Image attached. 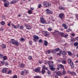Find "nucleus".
Returning a JSON list of instances; mask_svg holds the SVG:
<instances>
[{"label": "nucleus", "mask_w": 78, "mask_h": 78, "mask_svg": "<svg viewBox=\"0 0 78 78\" xmlns=\"http://www.w3.org/2000/svg\"><path fill=\"white\" fill-rule=\"evenodd\" d=\"M10 43H11L12 44L14 45L15 44V45L18 46L19 45V43L17 41L14 40V39H12L10 41Z\"/></svg>", "instance_id": "1"}, {"label": "nucleus", "mask_w": 78, "mask_h": 78, "mask_svg": "<svg viewBox=\"0 0 78 78\" xmlns=\"http://www.w3.org/2000/svg\"><path fill=\"white\" fill-rule=\"evenodd\" d=\"M69 64H70L71 68H74V64L73 62L72 61V59L70 58H69L67 60Z\"/></svg>", "instance_id": "2"}, {"label": "nucleus", "mask_w": 78, "mask_h": 78, "mask_svg": "<svg viewBox=\"0 0 78 78\" xmlns=\"http://www.w3.org/2000/svg\"><path fill=\"white\" fill-rule=\"evenodd\" d=\"M33 37L34 38V42H37L39 39V37L36 35H34Z\"/></svg>", "instance_id": "3"}, {"label": "nucleus", "mask_w": 78, "mask_h": 78, "mask_svg": "<svg viewBox=\"0 0 78 78\" xmlns=\"http://www.w3.org/2000/svg\"><path fill=\"white\" fill-rule=\"evenodd\" d=\"M0 59H3L4 61L6 60L8 58H7V56H4L2 54H0Z\"/></svg>", "instance_id": "4"}, {"label": "nucleus", "mask_w": 78, "mask_h": 78, "mask_svg": "<svg viewBox=\"0 0 78 78\" xmlns=\"http://www.w3.org/2000/svg\"><path fill=\"white\" fill-rule=\"evenodd\" d=\"M43 5L44 6H46V7H48V6H50L51 4H49L48 2H43Z\"/></svg>", "instance_id": "5"}, {"label": "nucleus", "mask_w": 78, "mask_h": 78, "mask_svg": "<svg viewBox=\"0 0 78 78\" xmlns=\"http://www.w3.org/2000/svg\"><path fill=\"white\" fill-rule=\"evenodd\" d=\"M46 14H52L53 12L49 9H47L46 10Z\"/></svg>", "instance_id": "6"}, {"label": "nucleus", "mask_w": 78, "mask_h": 78, "mask_svg": "<svg viewBox=\"0 0 78 78\" xmlns=\"http://www.w3.org/2000/svg\"><path fill=\"white\" fill-rule=\"evenodd\" d=\"M59 17L61 18V20H64V14L63 13H61L59 14Z\"/></svg>", "instance_id": "7"}, {"label": "nucleus", "mask_w": 78, "mask_h": 78, "mask_svg": "<svg viewBox=\"0 0 78 78\" xmlns=\"http://www.w3.org/2000/svg\"><path fill=\"white\" fill-rule=\"evenodd\" d=\"M40 21L41 22V23H43V24H44V23H45L46 22L45 20V19L43 17L40 18Z\"/></svg>", "instance_id": "8"}, {"label": "nucleus", "mask_w": 78, "mask_h": 78, "mask_svg": "<svg viewBox=\"0 0 78 78\" xmlns=\"http://www.w3.org/2000/svg\"><path fill=\"white\" fill-rule=\"evenodd\" d=\"M4 2H5V3L4 4V6L6 8L9 5V2L7 0L5 1Z\"/></svg>", "instance_id": "9"}, {"label": "nucleus", "mask_w": 78, "mask_h": 78, "mask_svg": "<svg viewBox=\"0 0 78 78\" xmlns=\"http://www.w3.org/2000/svg\"><path fill=\"white\" fill-rule=\"evenodd\" d=\"M44 35L45 37H47L50 36V33L47 31H45L44 32Z\"/></svg>", "instance_id": "10"}, {"label": "nucleus", "mask_w": 78, "mask_h": 78, "mask_svg": "<svg viewBox=\"0 0 78 78\" xmlns=\"http://www.w3.org/2000/svg\"><path fill=\"white\" fill-rule=\"evenodd\" d=\"M41 68L40 67L37 68L35 69L34 71L35 72H39L41 71Z\"/></svg>", "instance_id": "11"}, {"label": "nucleus", "mask_w": 78, "mask_h": 78, "mask_svg": "<svg viewBox=\"0 0 78 78\" xmlns=\"http://www.w3.org/2000/svg\"><path fill=\"white\" fill-rule=\"evenodd\" d=\"M60 33L58 31H55L53 32V34L54 35H58Z\"/></svg>", "instance_id": "12"}, {"label": "nucleus", "mask_w": 78, "mask_h": 78, "mask_svg": "<svg viewBox=\"0 0 78 78\" xmlns=\"http://www.w3.org/2000/svg\"><path fill=\"white\" fill-rule=\"evenodd\" d=\"M25 27H26L27 29V30H30L31 29V26H30L29 25H26Z\"/></svg>", "instance_id": "13"}, {"label": "nucleus", "mask_w": 78, "mask_h": 78, "mask_svg": "<svg viewBox=\"0 0 78 78\" xmlns=\"http://www.w3.org/2000/svg\"><path fill=\"white\" fill-rule=\"evenodd\" d=\"M7 68H3L2 70V72L3 73H6V72H7Z\"/></svg>", "instance_id": "14"}, {"label": "nucleus", "mask_w": 78, "mask_h": 78, "mask_svg": "<svg viewBox=\"0 0 78 78\" xmlns=\"http://www.w3.org/2000/svg\"><path fill=\"white\" fill-rule=\"evenodd\" d=\"M44 64H48V65H49L50 63H51V62H50V61H44Z\"/></svg>", "instance_id": "15"}, {"label": "nucleus", "mask_w": 78, "mask_h": 78, "mask_svg": "<svg viewBox=\"0 0 78 78\" xmlns=\"http://www.w3.org/2000/svg\"><path fill=\"white\" fill-rule=\"evenodd\" d=\"M62 26L63 27H64L65 29H67V25L65 23H63L62 24Z\"/></svg>", "instance_id": "16"}, {"label": "nucleus", "mask_w": 78, "mask_h": 78, "mask_svg": "<svg viewBox=\"0 0 78 78\" xmlns=\"http://www.w3.org/2000/svg\"><path fill=\"white\" fill-rule=\"evenodd\" d=\"M58 66L59 67H61V68L62 69H64V66L63 65H62V64L59 65H58Z\"/></svg>", "instance_id": "17"}, {"label": "nucleus", "mask_w": 78, "mask_h": 78, "mask_svg": "<svg viewBox=\"0 0 78 78\" xmlns=\"http://www.w3.org/2000/svg\"><path fill=\"white\" fill-rule=\"evenodd\" d=\"M56 75H58V76H61L62 75L60 71H58L56 73Z\"/></svg>", "instance_id": "18"}, {"label": "nucleus", "mask_w": 78, "mask_h": 78, "mask_svg": "<svg viewBox=\"0 0 78 78\" xmlns=\"http://www.w3.org/2000/svg\"><path fill=\"white\" fill-rule=\"evenodd\" d=\"M16 1L15 0H13L12 1H11L10 2V4H14V3H16Z\"/></svg>", "instance_id": "19"}, {"label": "nucleus", "mask_w": 78, "mask_h": 78, "mask_svg": "<svg viewBox=\"0 0 78 78\" xmlns=\"http://www.w3.org/2000/svg\"><path fill=\"white\" fill-rule=\"evenodd\" d=\"M44 45H45V46H47V45H48V42L47 41L44 40Z\"/></svg>", "instance_id": "20"}, {"label": "nucleus", "mask_w": 78, "mask_h": 78, "mask_svg": "<svg viewBox=\"0 0 78 78\" xmlns=\"http://www.w3.org/2000/svg\"><path fill=\"white\" fill-rule=\"evenodd\" d=\"M53 67H54V65L53 64H51V63H49V68Z\"/></svg>", "instance_id": "21"}, {"label": "nucleus", "mask_w": 78, "mask_h": 78, "mask_svg": "<svg viewBox=\"0 0 78 78\" xmlns=\"http://www.w3.org/2000/svg\"><path fill=\"white\" fill-rule=\"evenodd\" d=\"M25 64L23 63H21L20 64V67L21 68L24 67H25Z\"/></svg>", "instance_id": "22"}, {"label": "nucleus", "mask_w": 78, "mask_h": 78, "mask_svg": "<svg viewBox=\"0 0 78 78\" xmlns=\"http://www.w3.org/2000/svg\"><path fill=\"white\" fill-rule=\"evenodd\" d=\"M60 36H62V37H64V33H62V32H60L59 34Z\"/></svg>", "instance_id": "23"}, {"label": "nucleus", "mask_w": 78, "mask_h": 78, "mask_svg": "<svg viewBox=\"0 0 78 78\" xmlns=\"http://www.w3.org/2000/svg\"><path fill=\"white\" fill-rule=\"evenodd\" d=\"M12 28H15V29H17V27L16 26V25L13 24H12Z\"/></svg>", "instance_id": "24"}, {"label": "nucleus", "mask_w": 78, "mask_h": 78, "mask_svg": "<svg viewBox=\"0 0 78 78\" xmlns=\"http://www.w3.org/2000/svg\"><path fill=\"white\" fill-rule=\"evenodd\" d=\"M71 74L72 75L75 76L76 75V73H75V72L73 71H72L71 72Z\"/></svg>", "instance_id": "25"}, {"label": "nucleus", "mask_w": 78, "mask_h": 78, "mask_svg": "<svg viewBox=\"0 0 78 78\" xmlns=\"http://www.w3.org/2000/svg\"><path fill=\"white\" fill-rule=\"evenodd\" d=\"M28 13L29 14H33V12H32V11L30 10H28Z\"/></svg>", "instance_id": "26"}, {"label": "nucleus", "mask_w": 78, "mask_h": 78, "mask_svg": "<svg viewBox=\"0 0 78 78\" xmlns=\"http://www.w3.org/2000/svg\"><path fill=\"white\" fill-rule=\"evenodd\" d=\"M41 73L42 74H44L45 73V69H42L41 70Z\"/></svg>", "instance_id": "27"}, {"label": "nucleus", "mask_w": 78, "mask_h": 78, "mask_svg": "<svg viewBox=\"0 0 78 78\" xmlns=\"http://www.w3.org/2000/svg\"><path fill=\"white\" fill-rule=\"evenodd\" d=\"M62 74L63 75H66V72L65 71V70L63 69L62 72Z\"/></svg>", "instance_id": "28"}, {"label": "nucleus", "mask_w": 78, "mask_h": 78, "mask_svg": "<svg viewBox=\"0 0 78 78\" xmlns=\"http://www.w3.org/2000/svg\"><path fill=\"white\" fill-rule=\"evenodd\" d=\"M1 47L2 48H6V45L5 44H2V45Z\"/></svg>", "instance_id": "29"}, {"label": "nucleus", "mask_w": 78, "mask_h": 78, "mask_svg": "<svg viewBox=\"0 0 78 78\" xmlns=\"http://www.w3.org/2000/svg\"><path fill=\"white\" fill-rule=\"evenodd\" d=\"M1 24L2 25H5V23L4 21H2L1 22Z\"/></svg>", "instance_id": "30"}, {"label": "nucleus", "mask_w": 78, "mask_h": 78, "mask_svg": "<svg viewBox=\"0 0 78 78\" xmlns=\"http://www.w3.org/2000/svg\"><path fill=\"white\" fill-rule=\"evenodd\" d=\"M68 37V34H64V36H63L64 37H65V38H67V37Z\"/></svg>", "instance_id": "31"}, {"label": "nucleus", "mask_w": 78, "mask_h": 78, "mask_svg": "<svg viewBox=\"0 0 78 78\" xmlns=\"http://www.w3.org/2000/svg\"><path fill=\"white\" fill-rule=\"evenodd\" d=\"M50 69L51 70H52V71H55V68L51 67L50 68Z\"/></svg>", "instance_id": "32"}, {"label": "nucleus", "mask_w": 78, "mask_h": 78, "mask_svg": "<svg viewBox=\"0 0 78 78\" xmlns=\"http://www.w3.org/2000/svg\"><path fill=\"white\" fill-rule=\"evenodd\" d=\"M12 73V71L9 70L7 72V74H11Z\"/></svg>", "instance_id": "33"}, {"label": "nucleus", "mask_w": 78, "mask_h": 78, "mask_svg": "<svg viewBox=\"0 0 78 78\" xmlns=\"http://www.w3.org/2000/svg\"><path fill=\"white\" fill-rule=\"evenodd\" d=\"M68 53L69 56H72V52L70 51L68 52Z\"/></svg>", "instance_id": "34"}, {"label": "nucleus", "mask_w": 78, "mask_h": 78, "mask_svg": "<svg viewBox=\"0 0 78 78\" xmlns=\"http://www.w3.org/2000/svg\"><path fill=\"white\" fill-rule=\"evenodd\" d=\"M78 42H76L74 43V46H77L78 45Z\"/></svg>", "instance_id": "35"}, {"label": "nucleus", "mask_w": 78, "mask_h": 78, "mask_svg": "<svg viewBox=\"0 0 78 78\" xmlns=\"http://www.w3.org/2000/svg\"><path fill=\"white\" fill-rule=\"evenodd\" d=\"M46 54H50V50H48V51L46 52Z\"/></svg>", "instance_id": "36"}, {"label": "nucleus", "mask_w": 78, "mask_h": 78, "mask_svg": "<svg viewBox=\"0 0 78 78\" xmlns=\"http://www.w3.org/2000/svg\"><path fill=\"white\" fill-rule=\"evenodd\" d=\"M34 78H41V77L39 76H34Z\"/></svg>", "instance_id": "37"}, {"label": "nucleus", "mask_w": 78, "mask_h": 78, "mask_svg": "<svg viewBox=\"0 0 78 78\" xmlns=\"http://www.w3.org/2000/svg\"><path fill=\"white\" fill-rule=\"evenodd\" d=\"M62 64H66V61L65 60H64L62 62Z\"/></svg>", "instance_id": "38"}, {"label": "nucleus", "mask_w": 78, "mask_h": 78, "mask_svg": "<svg viewBox=\"0 0 78 78\" xmlns=\"http://www.w3.org/2000/svg\"><path fill=\"white\" fill-rule=\"evenodd\" d=\"M47 74L49 75H51V73H50V72L49 70H48L47 72Z\"/></svg>", "instance_id": "39"}, {"label": "nucleus", "mask_w": 78, "mask_h": 78, "mask_svg": "<svg viewBox=\"0 0 78 78\" xmlns=\"http://www.w3.org/2000/svg\"><path fill=\"white\" fill-rule=\"evenodd\" d=\"M55 51H56V52L58 51H59V48H56L55 49Z\"/></svg>", "instance_id": "40"}, {"label": "nucleus", "mask_w": 78, "mask_h": 78, "mask_svg": "<svg viewBox=\"0 0 78 78\" xmlns=\"http://www.w3.org/2000/svg\"><path fill=\"white\" fill-rule=\"evenodd\" d=\"M56 50H55V49H53L52 51V53H56Z\"/></svg>", "instance_id": "41"}, {"label": "nucleus", "mask_w": 78, "mask_h": 78, "mask_svg": "<svg viewBox=\"0 0 78 78\" xmlns=\"http://www.w3.org/2000/svg\"><path fill=\"white\" fill-rule=\"evenodd\" d=\"M12 78H17V76L16 75H14L13 77Z\"/></svg>", "instance_id": "42"}, {"label": "nucleus", "mask_w": 78, "mask_h": 78, "mask_svg": "<svg viewBox=\"0 0 78 78\" xmlns=\"http://www.w3.org/2000/svg\"><path fill=\"white\" fill-rule=\"evenodd\" d=\"M70 34L71 35V36H74V37L75 36V34L74 33H73V34L71 33Z\"/></svg>", "instance_id": "43"}, {"label": "nucleus", "mask_w": 78, "mask_h": 78, "mask_svg": "<svg viewBox=\"0 0 78 78\" xmlns=\"http://www.w3.org/2000/svg\"><path fill=\"white\" fill-rule=\"evenodd\" d=\"M0 62L2 64H5V61H4V60L1 61Z\"/></svg>", "instance_id": "44"}, {"label": "nucleus", "mask_w": 78, "mask_h": 78, "mask_svg": "<svg viewBox=\"0 0 78 78\" xmlns=\"http://www.w3.org/2000/svg\"><path fill=\"white\" fill-rule=\"evenodd\" d=\"M75 41V38H72V39H71V41Z\"/></svg>", "instance_id": "45"}, {"label": "nucleus", "mask_w": 78, "mask_h": 78, "mask_svg": "<svg viewBox=\"0 0 78 78\" xmlns=\"http://www.w3.org/2000/svg\"><path fill=\"white\" fill-rule=\"evenodd\" d=\"M28 59L30 60H31L32 59V57L30 56L28 57Z\"/></svg>", "instance_id": "46"}, {"label": "nucleus", "mask_w": 78, "mask_h": 78, "mask_svg": "<svg viewBox=\"0 0 78 78\" xmlns=\"http://www.w3.org/2000/svg\"><path fill=\"white\" fill-rule=\"evenodd\" d=\"M48 31H51V30H52V29H51V28H50V27H49L48 29Z\"/></svg>", "instance_id": "47"}, {"label": "nucleus", "mask_w": 78, "mask_h": 78, "mask_svg": "<svg viewBox=\"0 0 78 78\" xmlns=\"http://www.w3.org/2000/svg\"><path fill=\"white\" fill-rule=\"evenodd\" d=\"M29 44L30 45H32V41H29Z\"/></svg>", "instance_id": "48"}, {"label": "nucleus", "mask_w": 78, "mask_h": 78, "mask_svg": "<svg viewBox=\"0 0 78 78\" xmlns=\"http://www.w3.org/2000/svg\"><path fill=\"white\" fill-rule=\"evenodd\" d=\"M20 28L21 30H22L23 28V26H21L20 27Z\"/></svg>", "instance_id": "49"}, {"label": "nucleus", "mask_w": 78, "mask_h": 78, "mask_svg": "<svg viewBox=\"0 0 78 78\" xmlns=\"http://www.w3.org/2000/svg\"><path fill=\"white\" fill-rule=\"evenodd\" d=\"M38 42H39L40 43H41V42H42V39H40V40H39L38 41Z\"/></svg>", "instance_id": "50"}, {"label": "nucleus", "mask_w": 78, "mask_h": 78, "mask_svg": "<svg viewBox=\"0 0 78 78\" xmlns=\"http://www.w3.org/2000/svg\"><path fill=\"white\" fill-rule=\"evenodd\" d=\"M23 73H24V71H23L21 72V75H23Z\"/></svg>", "instance_id": "51"}, {"label": "nucleus", "mask_w": 78, "mask_h": 78, "mask_svg": "<svg viewBox=\"0 0 78 78\" xmlns=\"http://www.w3.org/2000/svg\"><path fill=\"white\" fill-rule=\"evenodd\" d=\"M62 55L63 56H65L66 55V53H64V52H62Z\"/></svg>", "instance_id": "52"}, {"label": "nucleus", "mask_w": 78, "mask_h": 78, "mask_svg": "<svg viewBox=\"0 0 78 78\" xmlns=\"http://www.w3.org/2000/svg\"><path fill=\"white\" fill-rule=\"evenodd\" d=\"M67 72L68 73H69V74H71V73L72 72H71L69 70H68L67 71Z\"/></svg>", "instance_id": "53"}, {"label": "nucleus", "mask_w": 78, "mask_h": 78, "mask_svg": "<svg viewBox=\"0 0 78 78\" xmlns=\"http://www.w3.org/2000/svg\"><path fill=\"white\" fill-rule=\"evenodd\" d=\"M24 73H28V71H27V70H24V71H23Z\"/></svg>", "instance_id": "54"}, {"label": "nucleus", "mask_w": 78, "mask_h": 78, "mask_svg": "<svg viewBox=\"0 0 78 78\" xmlns=\"http://www.w3.org/2000/svg\"><path fill=\"white\" fill-rule=\"evenodd\" d=\"M45 69V65H44L42 67V69Z\"/></svg>", "instance_id": "55"}, {"label": "nucleus", "mask_w": 78, "mask_h": 78, "mask_svg": "<svg viewBox=\"0 0 78 78\" xmlns=\"http://www.w3.org/2000/svg\"><path fill=\"white\" fill-rule=\"evenodd\" d=\"M20 41H24V38H22L20 39Z\"/></svg>", "instance_id": "56"}, {"label": "nucleus", "mask_w": 78, "mask_h": 78, "mask_svg": "<svg viewBox=\"0 0 78 78\" xmlns=\"http://www.w3.org/2000/svg\"><path fill=\"white\" fill-rule=\"evenodd\" d=\"M38 8H41V4H40L39 5H38Z\"/></svg>", "instance_id": "57"}, {"label": "nucleus", "mask_w": 78, "mask_h": 78, "mask_svg": "<svg viewBox=\"0 0 78 78\" xmlns=\"http://www.w3.org/2000/svg\"><path fill=\"white\" fill-rule=\"evenodd\" d=\"M57 56L61 55V53H57Z\"/></svg>", "instance_id": "58"}, {"label": "nucleus", "mask_w": 78, "mask_h": 78, "mask_svg": "<svg viewBox=\"0 0 78 78\" xmlns=\"http://www.w3.org/2000/svg\"><path fill=\"white\" fill-rule=\"evenodd\" d=\"M67 32H69V31H70V29H68L67 30Z\"/></svg>", "instance_id": "59"}, {"label": "nucleus", "mask_w": 78, "mask_h": 78, "mask_svg": "<svg viewBox=\"0 0 78 78\" xmlns=\"http://www.w3.org/2000/svg\"><path fill=\"white\" fill-rule=\"evenodd\" d=\"M20 27V25L18 24V25H17V27H17V28H19V27Z\"/></svg>", "instance_id": "60"}, {"label": "nucleus", "mask_w": 78, "mask_h": 78, "mask_svg": "<svg viewBox=\"0 0 78 78\" xmlns=\"http://www.w3.org/2000/svg\"><path fill=\"white\" fill-rule=\"evenodd\" d=\"M5 66H8V62H5Z\"/></svg>", "instance_id": "61"}, {"label": "nucleus", "mask_w": 78, "mask_h": 78, "mask_svg": "<svg viewBox=\"0 0 78 78\" xmlns=\"http://www.w3.org/2000/svg\"><path fill=\"white\" fill-rule=\"evenodd\" d=\"M7 25L8 27L9 26H10L11 25V24H10V23H9L8 24H7Z\"/></svg>", "instance_id": "62"}, {"label": "nucleus", "mask_w": 78, "mask_h": 78, "mask_svg": "<svg viewBox=\"0 0 78 78\" xmlns=\"http://www.w3.org/2000/svg\"><path fill=\"white\" fill-rule=\"evenodd\" d=\"M0 30L1 31H3V28L2 27L0 29Z\"/></svg>", "instance_id": "63"}, {"label": "nucleus", "mask_w": 78, "mask_h": 78, "mask_svg": "<svg viewBox=\"0 0 78 78\" xmlns=\"http://www.w3.org/2000/svg\"><path fill=\"white\" fill-rule=\"evenodd\" d=\"M55 78H58V76L57 75H55Z\"/></svg>", "instance_id": "64"}]
</instances>
